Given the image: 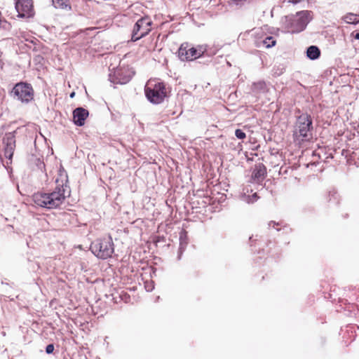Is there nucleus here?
<instances>
[{"label": "nucleus", "instance_id": "412c9836", "mask_svg": "<svg viewBox=\"0 0 359 359\" xmlns=\"http://www.w3.org/2000/svg\"><path fill=\"white\" fill-rule=\"evenodd\" d=\"M197 55L198 57L205 55L206 48L203 46H199L196 48Z\"/></svg>", "mask_w": 359, "mask_h": 359}, {"label": "nucleus", "instance_id": "20e7f679", "mask_svg": "<svg viewBox=\"0 0 359 359\" xmlns=\"http://www.w3.org/2000/svg\"><path fill=\"white\" fill-rule=\"evenodd\" d=\"M313 12L302 11L297 12L296 16L290 22L288 28L292 33H299L304 31L309 22L313 19Z\"/></svg>", "mask_w": 359, "mask_h": 359}, {"label": "nucleus", "instance_id": "a878e982", "mask_svg": "<svg viewBox=\"0 0 359 359\" xmlns=\"http://www.w3.org/2000/svg\"><path fill=\"white\" fill-rule=\"evenodd\" d=\"M253 196H254V197H257V194H255L253 195Z\"/></svg>", "mask_w": 359, "mask_h": 359}, {"label": "nucleus", "instance_id": "9b49d317", "mask_svg": "<svg viewBox=\"0 0 359 359\" xmlns=\"http://www.w3.org/2000/svg\"><path fill=\"white\" fill-rule=\"evenodd\" d=\"M109 79L114 84H125L130 81L131 76L126 75L124 70L117 69L113 74H109Z\"/></svg>", "mask_w": 359, "mask_h": 359}, {"label": "nucleus", "instance_id": "b1692460", "mask_svg": "<svg viewBox=\"0 0 359 359\" xmlns=\"http://www.w3.org/2000/svg\"><path fill=\"white\" fill-rule=\"evenodd\" d=\"M273 224V226H274L275 225H278L279 224L278 223H276L275 222L273 221H271L269 223V226L271 227V225Z\"/></svg>", "mask_w": 359, "mask_h": 359}, {"label": "nucleus", "instance_id": "5701e85b", "mask_svg": "<svg viewBox=\"0 0 359 359\" xmlns=\"http://www.w3.org/2000/svg\"><path fill=\"white\" fill-rule=\"evenodd\" d=\"M351 35L357 40H359V32H356L355 34H354V32H353L351 34Z\"/></svg>", "mask_w": 359, "mask_h": 359}, {"label": "nucleus", "instance_id": "f8f14e48", "mask_svg": "<svg viewBox=\"0 0 359 359\" xmlns=\"http://www.w3.org/2000/svg\"><path fill=\"white\" fill-rule=\"evenodd\" d=\"M89 112L83 107H77L73 111V121L77 126H82L88 116Z\"/></svg>", "mask_w": 359, "mask_h": 359}, {"label": "nucleus", "instance_id": "aec40b11", "mask_svg": "<svg viewBox=\"0 0 359 359\" xmlns=\"http://www.w3.org/2000/svg\"><path fill=\"white\" fill-rule=\"evenodd\" d=\"M236 137L239 140H243L245 138V133L241 129H236L235 131Z\"/></svg>", "mask_w": 359, "mask_h": 359}, {"label": "nucleus", "instance_id": "0eeeda50", "mask_svg": "<svg viewBox=\"0 0 359 359\" xmlns=\"http://www.w3.org/2000/svg\"><path fill=\"white\" fill-rule=\"evenodd\" d=\"M151 24L152 22L148 16L140 18L134 25L131 41H136L147 35L151 31Z\"/></svg>", "mask_w": 359, "mask_h": 359}, {"label": "nucleus", "instance_id": "bb28decb", "mask_svg": "<svg viewBox=\"0 0 359 359\" xmlns=\"http://www.w3.org/2000/svg\"><path fill=\"white\" fill-rule=\"evenodd\" d=\"M257 47H260V45L259 43L257 44Z\"/></svg>", "mask_w": 359, "mask_h": 359}, {"label": "nucleus", "instance_id": "4468645a", "mask_svg": "<svg viewBox=\"0 0 359 359\" xmlns=\"http://www.w3.org/2000/svg\"><path fill=\"white\" fill-rule=\"evenodd\" d=\"M306 55L311 60H316L320 55V50L317 46H311L306 50Z\"/></svg>", "mask_w": 359, "mask_h": 359}, {"label": "nucleus", "instance_id": "1a4fd4ad", "mask_svg": "<svg viewBox=\"0 0 359 359\" xmlns=\"http://www.w3.org/2000/svg\"><path fill=\"white\" fill-rule=\"evenodd\" d=\"M15 8L19 18H31L34 15L33 0H15Z\"/></svg>", "mask_w": 359, "mask_h": 359}, {"label": "nucleus", "instance_id": "4be33fe9", "mask_svg": "<svg viewBox=\"0 0 359 359\" xmlns=\"http://www.w3.org/2000/svg\"><path fill=\"white\" fill-rule=\"evenodd\" d=\"M53 351H54V345L53 344H50L47 345V346L46 348V353L50 354L53 352Z\"/></svg>", "mask_w": 359, "mask_h": 359}, {"label": "nucleus", "instance_id": "393cba45", "mask_svg": "<svg viewBox=\"0 0 359 359\" xmlns=\"http://www.w3.org/2000/svg\"><path fill=\"white\" fill-rule=\"evenodd\" d=\"M74 95H75V93H74V92H73V93H72L70 94V97H74Z\"/></svg>", "mask_w": 359, "mask_h": 359}, {"label": "nucleus", "instance_id": "423d86ee", "mask_svg": "<svg viewBox=\"0 0 359 359\" xmlns=\"http://www.w3.org/2000/svg\"><path fill=\"white\" fill-rule=\"evenodd\" d=\"M145 95L147 100L153 104H160L166 97L165 87L163 83H156L151 86L145 87Z\"/></svg>", "mask_w": 359, "mask_h": 359}, {"label": "nucleus", "instance_id": "39448f33", "mask_svg": "<svg viewBox=\"0 0 359 359\" xmlns=\"http://www.w3.org/2000/svg\"><path fill=\"white\" fill-rule=\"evenodd\" d=\"M312 124V118L307 113L298 116L294 126V136L300 137L302 140L306 139L313 128Z\"/></svg>", "mask_w": 359, "mask_h": 359}, {"label": "nucleus", "instance_id": "6ab92c4d", "mask_svg": "<svg viewBox=\"0 0 359 359\" xmlns=\"http://www.w3.org/2000/svg\"><path fill=\"white\" fill-rule=\"evenodd\" d=\"M329 201H332V200L335 202L336 204H338L339 202V194H337V192L333 191H330L329 193Z\"/></svg>", "mask_w": 359, "mask_h": 359}, {"label": "nucleus", "instance_id": "a211bd4d", "mask_svg": "<svg viewBox=\"0 0 359 359\" xmlns=\"http://www.w3.org/2000/svg\"><path fill=\"white\" fill-rule=\"evenodd\" d=\"M254 89L259 92H264L266 90V83L264 81H259L253 84Z\"/></svg>", "mask_w": 359, "mask_h": 359}, {"label": "nucleus", "instance_id": "9d476101", "mask_svg": "<svg viewBox=\"0 0 359 359\" xmlns=\"http://www.w3.org/2000/svg\"><path fill=\"white\" fill-rule=\"evenodd\" d=\"M178 56L181 60H193L198 58L196 48H189L188 43H182L178 50Z\"/></svg>", "mask_w": 359, "mask_h": 359}, {"label": "nucleus", "instance_id": "6e6552de", "mask_svg": "<svg viewBox=\"0 0 359 359\" xmlns=\"http://www.w3.org/2000/svg\"><path fill=\"white\" fill-rule=\"evenodd\" d=\"M1 147L5 157L11 161L15 149V131L5 134L0 144Z\"/></svg>", "mask_w": 359, "mask_h": 359}, {"label": "nucleus", "instance_id": "f3484780", "mask_svg": "<svg viewBox=\"0 0 359 359\" xmlns=\"http://www.w3.org/2000/svg\"><path fill=\"white\" fill-rule=\"evenodd\" d=\"M266 48H271L276 45V41L273 36H266L264 39L259 42Z\"/></svg>", "mask_w": 359, "mask_h": 359}, {"label": "nucleus", "instance_id": "7ed1b4c3", "mask_svg": "<svg viewBox=\"0 0 359 359\" xmlns=\"http://www.w3.org/2000/svg\"><path fill=\"white\" fill-rule=\"evenodd\" d=\"M10 94L22 103L28 104L34 100V91L30 83L19 82L14 86Z\"/></svg>", "mask_w": 359, "mask_h": 359}, {"label": "nucleus", "instance_id": "f03ea898", "mask_svg": "<svg viewBox=\"0 0 359 359\" xmlns=\"http://www.w3.org/2000/svg\"><path fill=\"white\" fill-rule=\"evenodd\" d=\"M91 252L98 258L106 259L111 257L114 252V245L111 236L97 238L90 247Z\"/></svg>", "mask_w": 359, "mask_h": 359}, {"label": "nucleus", "instance_id": "dca6fc26", "mask_svg": "<svg viewBox=\"0 0 359 359\" xmlns=\"http://www.w3.org/2000/svg\"><path fill=\"white\" fill-rule=\"evenodd\" d=\"M344 20L346 23L356 25L359 23V15L354 13H348L344 16Z\"/></svg>", "mask_w": 359, "mask_h": 359}, {"label": "nucleus", "instance_id": "f257e3e1", "mask_svg": "<svg viewBox=\"0 0 359 359\" xmlns=\"http://www.w3.org/2000/svg\"><path fill=\"white\" fill-rule=\"evenodd\" d=\"M61 179H56L55 190L50 193H36L33 196L36 205L48 209L58 208L65 201L66 194L69 195L68 190L67 175H60Z\"/></svg>", "mask_w": 359, "mask_h": 359}, {"label": "nucleus", "instance_id": "2eb2a0df", "mask_svg": "<svg viewBox=\"0 0 359 359\" xmlns=\"http://www.w3.org/2000/svg\"><path fill=\"white\" fill-rule=\"evenodd\" d=\"M53 6L55 8L66 9L71 8L69 5V0H51Z\"/></svg>", "mask_w": 359, "mask_h": 359}, {"label": "nucleus", "instance_id": "ddd939ff", "mask_svg": "<svg viewBox=\"0 0 359 359\" xmlns=\"http://www.w3.org/2000/svg\"><path fill=\"white\" fill-rule=\"evenodd\" d=\"M266 174V168L262 163L255 165V168L252 172V178L256 181L259 182L264 178Z\"/></svg>", "mask_w": 359, "mask_h": 359}]
</instances>
